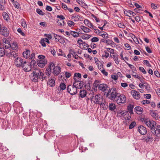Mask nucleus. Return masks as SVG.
Listing matches in <instances>:
<instances>
[{"label": "nucleus", "mask_w": 160, "mask_h": 160, "mask_svg": "<svg viewBox=\"0 0 160 160\" xmlns=\"http://www.w3.org/2000/svg\"><path fill=\"white\" fill-rule=\"evenodd\" d=\"M87 94V92L86 90H83L80 91V96L82 98H83L85 97Z\"/></svg>", "instance_id": "2f4dec72"}, {"label": "nucleus", "mask_w": 160, "mask_h": 160, "mask_svg": "<svg viewBox=\"0 0 160 160\" xmlns=\"http://www.w3.org/2000/svg\"><path fill=\"white\" fill-rule=\"evenodd\" d=\"M134 105H133L130 104L127 106V112H128L130 114H132L133 113V109L134 108Z\"/></svg>", "instance_id": "a211bd4d"}, {"label": "nucleus", "mask_w": 160, "mask_h": 160, "mask_svg": "<svg viewBox=\"0 0 160 160\" xmlns=\"http://www.w3.org/2000/svg\"><path fill=\"white\" fill-rule=\"evenodd\" d=\"M47 63V61L46 60H38L37 61V64L41 68L44 67Z\"/></svg>", "instance_id": "dca6fc26"}, {"label": "nucleus", "mask_w": 160, "mask_h": 160, "mask_svg": "<svg viewBox=\"0 0 160 160\" xmlns=\"http://www.w3.org/2000/svg\"><path fill=\"white\" fill-rule=\"evenodd\" d=\"M30 55V52L29 50H27L23 52V55L24 58H28L29 57Z\"/></svg>", "instance_id": "a878e982"}, {"label": "nucleus", "mask_w": 160, "mask_h": 160, "mask_svg": "<svg viewBox=\"0 0 160 160\" xmlns=\"http://www.w3.org/2000/svg\"><path fill=\"white\" fill-rule=\"evenodd\" d=\"M47 84L50 87H53L55 85V80L53 79L49 78L48 79V82H47Z\"/></svg>", "instance_id": "4be33fe9"}, {"label": "nucleus", "mask_w": 160, "mask_h": 160, "mask_svg": "<svg viewBox=\"0 0 160 160\" xmlns=\"http://www.w3.org/2000/svg\"><path fill=\"white\" fill-rule=\"evenodd\" d=\"M133 41L136 44H138L139 43V41L135 35H133V38H132Z\"/></svg>", "instance_id": "6e6d98bb"}, {"label": "nucleus", "mask_w": 160, "mask_h": 160, "mask_svg": "<svg viewBox=\"0 0 160 160\" xmlns=\"http://www.w3.org/2000/svg\"><path fill=\"white\" fill-rule=\"evenodd\" d=\"M40 43L43 47H46V45L43 39H41L40 41Z\"/></svg>", "instance_id": "69168bd1"}, {"label": "nucleus", "mask_w": 160, "mask_h": 160, "mask_svg": "<svg viewBox=\"0 0 160 160\" xmlns=\"http://www.w3.org/2000/svg\"><path fill=\"white\" fill-rule=\"evenodd\" d=\"M77 87H73L72 85H68L67 87V91L71 95L75 94L77 92Z\"/></svg>", "instance_id": "423d86ee"}, {"label": "nucleus", "mask_w": 160, "mask_h": 160, "mask_svg": "<svg viewBox=\"0 0 160 160\" xmlns=\"http://www.w3.org/2000/svg\"><path fill=\"white\" fill-rule=\"evenodd\" d=\"M18 53H16L15 52L12 51L11 52H8V51H6L5 55L10 58H12L13 57L14 58H17L18 56Z\"/></svg>", "instance_id": "f8f14e48"}, {"label": "nucleus", "mask_w": 160, "mask_h": 160, "mask_svg": "<svg viewBox=\"0 0 160 160\" xmlns=\"http://www.w3.org/2000/svg\"><path fill=\"white\" fill-rule=\"evenodd\" d=\"M52 68L53 69L52 72L55 76L58 75L61 71L60 68L57 66H55L54 63V66L53 67H52Z\"/></svg>", "instance_id": "9b49d317"}, {"label": "nucleus", "mask_w": 160, "mask_h": 160, "mask_svg": "<svg viewBox=\"0 0 160 160\" xmlns=\"http://www.w3.org/2000/svg\"><path fill=\"white\" fill-rule=\"evenodd\" d=\"M80 18V16L79 15L75 14L72 15L71 19L72 20L74 19V21L76 22L78 21Z\"/></svg>", "instance_id": "b1692460"}, {"label": "nucleus", "mask_w": 160, "mask_h": 160, "mask_svg": "<svg viewBox=\"0 0 160 160\" xmlns=\"http://www.w3.org/2000/svg\"><path fill=\"white\" fill-rule=\"evenodd\" d=\"M81 29L85 33L89 32L91 31L90 29L89 28L83 26H81Z\"/></svg>", "instance_id": "bb28decb"}, {"label": "nucleus", "mask_w": 160, "mask_h": 160, "mask_svg": "<svg viewBox=\"0 0 160 160\" xmlns=\"http://www.w3.org/2000/svg\"><path fill=\"white\" fill-rule=\"evenodd\" d=\"M143 109L140 106H137L134 108L135 111L138 114H140L142 112Z\"/></svg>", "instance_id": "393cba45"}, {"label": "nucleus", "mask_w": 160, "mask_h": 160, "mask_svg": "<svg viewBox=\"0 0 160 160\" xmlns=\"http://www.w3.org/2000/svg\"><path fill=\"white\" fill-rule=\"evenodd\" d=\"M33 72L31 74V79L33 82H37L38 81L39 78V73H40V70L38 69H36L33 70Z\"/></svg>", "instance_id": "20e7f679"}, {"label": "nucleus", "mask_w": 160, "mask_h": 160, "mask_svg": "<svg viewBox=\"0 0 160 160\" xmlns=\"http://www.w3.org/2000/svg\"><path fill=\"white\" fill-rule=\"evenodd\" d=\"M138 131L142 135H145L147 132L146 128L142 125L138 127Z\"/></svg>", "instance_id": "ddd939ff"}, {"label": "nucleus", "mask_w": 160, "mask_h": 160, "mask_svg": "<svg viewBox=\"0 0 160 160\" xmlns=\"http://www.w3.org/2000/svg\"><path fill=\"white\" fill-rule=\"evenodd\" d=\"M91 16L94 18L95 20L97 22H100V20H99V18H97V17H96V16H95L93 14H92Z\"/></svg>", "instance_id": "bf43d9fd"}, {"label": "nucleus", "mask_w": 160, "mask_h": 160, "mask_svg": "<svg viewBox=\"0 0 160 160\" xmlns=\"http://www.w3.org/2000/svg\"><path fill=\"white\" fill-rule=\"evenodd\" d=\"M98 41V38L96 37H94L91 39V41L92 42H97Z\"/></svg>", "instance_id": "e2e57ef3"}, {"label": "nucleus", "mask_w": 160, "mask_h": 160, "mask_svg": "<svg viewBox=\"0 0 160 160\" xmlns=\"http://www.w3.org/2000/svg\"><path fill=\"white\" fill-rule=\"evenodd\" d=\"M104 33L103 34H101L100 35L101 36L102 38H108V35L106 32H104Z\"/></svg>", "instance_id": "603ef678"}, {"label": "nucleus", "mask_w": 160, "mask_h": 160, "mask_svg": "<svg viewBox=\"0 0 160 160\" xmlns=\"http://www.w3.org/2000/svg\"><path fill=\"white\" fill-rule=\"evenodd\" d=\"M21 68H22L23 70L26 72L32 71L33 70L32 66H30L28 64H27V62L26 61V63L23 65Z\"/></svg>", "instance_id": "1a4fd4ad"}, {"label": "nucleus", "mask_w": 160, "mask_h": 160, "mask_svg": "<svg viewBox=\"0 0 160 160\" xmlns=\"http://www.w3.org/2000/svg\"><path fill=\"white\" fill-rule=\"evenodd\" d=\"M17 31L20 33L21 35H22V36H25L24 33L21 30V29L20 28H18L17 30Z\"/></svg>", "instance_id": "774afa93"}, {"label": "nucleus", "mask_w": 160, "mask_h": 160, "mask_svg": "<svg viewBox=\"0 0 160 160\" xmlns=\"http://www.w3.org/2000/svg\"><path fill=\"white\" fill-rule=\"evenodd\" d=\"M155 132H152L153 135L158 136V135L160 134V125L157 126L156 125L155 128Z\"/></svg>", "instance_id": "f3484780"}, {"label": "nucleus", "mask_w": 160, "mask_h": 160, "mask_svg": "<svg viewBox=\"0 0 160 160\" xmlns=\"http://www.w3.org/2000/svg\"><path fill=\"white\" fill-rule=\"evenodd\" d=\"M131 92L135 99H138L140 98V94L138 92L135 90H132Z\"/></svg>", "instance_id": "2eb2a0df"}, {"label": "nucleus", "mask_w": 160, "mask_h": 160, "mask_svg": "<svg viewBox=\"0 0 160 160\" xmlns=\"http://www.w3.org/2000/svg\"><path fill=\"white\" fill-rule=\"evenodd\" d=\"M81 74L79 73H75L74 74L73 79L74 81H76L77 82H80L79 80L78 79L79 78H81Z\"/></svg>", "instance_id": "6ab92c4d"}, {"label": "nucleus", "mask_w": 160, "mask_h": 160, "mask_svg": "<svg viewBox=\"0 0 160 160\" xmlns=\"http://www.w3.org/2000/svg\"><path fill=\"white\" fill-rule=\"evenodd\" d=\"M68 24L69 27H71L74 26L75 23L72 21H69L68 22Z\"/></svg>", "instance_id": "864d4df0"}, {"label": "nucleus", "mask_w": 160, "mask_h": 160, "mask_svg": "<svg viewBox=\"0 0 160 160\" xmlns=\"http://www.w3.org/2000/svg\"><path fill=\"white\" fill-rule=\"evenodd\" d=\"M109 88L108 85L104 83L100 84L98 86V89L100 90L103 92H105L106 91H108Z\"/></svg>", "instance_id": "9d476101"}, {"label": "nucleus", "mask_w": 160, "mask_h": 160, "mask_svg": "<svg viewBox=\"0 0 160 160\" xmlns=\"http://www.w3.org/2000/svg\"><path fill=\"white\" fill-rule=\"evenodd\" d=\"M143 63L144 64H146V65L148 66L149 67H151V65L150 64L149 61L147 60H144L143 61Z\"/></svg>", "instance_id": "052dcab7"}, {"label": "nucleus", "mask_w": 160, "mask_h": 160, "mask_svg": "<svg viewBox=\"0 0 160 160\" xmlns=\"http://www.w3.org/2000/svg\"><path fill=\"white\" fill-rule=\"evenodd\" d=\"M11 48L13 50H16L18 49V44L16 42H13L11 44Z\"/></svg>", "instance_id": "c756f323"}, {"label": "nucleus", "mask_w": 160, "mask_h": 160, "mask_svg": "<svg viewBox=\"0 0 160 160\" xmlns=\"http://www.w3.org/2000/svg\"><path fill=\"white\" fill-rule=\"evenodd\" d=\"M13 5L15 8H17L18 9H20L21 8L20 4L17 2H15Z\"/></svg>", "instance_id": "09e8293b"}, {"label": "nucleus", "mask_w": 160, "mask_h": 160, "mask_svg": "<svg viewBox=\"0 0 160 160\" xmlns=\"http://www.w3.org/2000/svg\"><path fill=\"white\" fill-rule=\"evenodd\" d=\"M131 12L132 11L130 10H125L124 12V14L128 17H130V15H131Z\"/></svg>", "instance_id": "4c0bfd02"}, {"label": "nucleus", "mask_w": 160, "mask_h": 160, "mask_svg": "<svg viewBox=\"0 0 160 160\" xmlns=\"http://www.w3.org/2000/svg\"><path fill=\"white\" fill-rule=\"evenodd\" d=\"M29 65L32 66V68L33 70H35L37 69V66L36 64V62L35 60H32L30 63Z\"/></svg>", "instance_id": "412c9836"}, {"label": "nucleus", "mask_w": 160, "mask_h": 160, "mask_svg": "<svg viewBox=\"0 0 160 160\" xmlns=\"http://www.w3.org/2000/svg\"><path fill=\"white\" fill-rule=\"evenodd\" d=\"M70 33L75 38L78 37L79 36V33L75 31H71Z\"/></svg>", "instance_id": "f704fd0d"}, {"label": "nucleus", "mask_w": 160, "mask_h": 160, "mask_svg": "<svg viewBox=\"0 0 160 160\" xmlns=\"http://www.w3.org/2000/svg\"><path fill=\"white\" fill-rule=\"evenodd\" d=\"M118 26L122 28H124L125 27V25L123 22H120L118 24Z\"/></svg>", "instance_id": "3c124183"}, {"label": "nucleus", "mask_w": 160, "mask_h": 160, "mask_svg": "<svg viewBox=\"0 0 160 160\" xmlns=\"http://www.w3.org/2000/svg\"><path fill=\"white\" fill-rule=\"evenodd\" d=\"M124 114V118L126 120H130L131 117V115L128 112H125L124 113H123Z\"/></svg>", "instance_id": "aec40b11"}, {"label": "nucleus", "mask_w": 160, "mask_h": 160, "mask_svg": "<svg viewBox=\"0 0 160 160\" xmlns=\"http://www.w3.org/2000/svg\"><path fill=\"white\" fill-rule=\"evenodd\" d=\"M109 108L111 111H114L116 109V105L114 103H111L109 104Z\"/></svg>", "instance_id": "c85d7f7f"}, {"label": "nucleus", "mask_w": 160, "mask_h": 160, "mask_svg": "<svg viewBox=\"0 0 160 160\" xmlns=\"http://www.w3.org/2000/svg\"><path fill=\"white\" fill-rule=\"evenodd\" d=\"M113 58L115 62V63L117 64H118L119 63V61L118 60V58L117 55H113Z\"/></svg>", "instance_id": "c9c22d12"}, {"label": "nucleus", "mask_w": 160, "mask_h": 160, "mask_svg": "<svg viewBox=\"0 0 160 160\" xmlns=\"http://www.w3.org/2000/svg\"><path fill=\"white\" fill-rule=\"evenodd\" d=\"M107 51L111 53H114V50L110 48H107Z\"/></svg>", "instance_id": "680f3d73"}, {"label": "nucleus", "mask_w": 160, "mask_h": 160, "mask_svg": "<svg viewBox=\"0 0 160 160\" xmlns=\"http://www.w3.org/2000/svg\"><path fill=\"white\" fill-rule=\"evenodd\" d=\"M38 58L39 59H40L39 60H46L45 59V56L43 55H39Z\"/></svg>", "instance_id": "338daca9"}, {"label": "nucleus", "mask_w": 160, "mask_h": 160, "mask_svg": "<svg viewBox=\"0 0 160 160\" xmlns=\"http://www.w3.org/2000/svg\"><path fill=\"white\" fill-rule=\"evenodd\" d=\"M54 37L55 38L56 41H59L61 39V37L56 34H54Z\"/></svg>", "instance_id": "58836bf2"}, {"label": "nucleus", "mask_w": 160, "mask_h": 160, "mask_svg": "<svg viewBox=\"0 0 160 160\" xmlns=\"http://www.w3.org/2000/svg\"><path fill=\"white\" fill-rule=\"evenodd\" d=\"M141 103L143 105L148 104L150 103V102L148 100H143L141 102Z\"/></svg>", "instance_id": "4d7b16f0"}, {"label": "nucleus", "mask_w": 160, "mask_h": 160, "mask_svg": "<svg viewBox=\"0 0 160 160\" xmlns=\"http://www.w3.org/2000/svg\"><path fill=\"white\" fill-rule=\"evenodd\" d=\"M54 66V63L51 62L48 68L46 69L45 72V74L46 75L48 76H49L51 75V73L52 67H53Z\"/></svg>", "instance_id": "4468645a"}, {"label": "nucleus", "mask_w": 160, "mask_h": 160, "mask_svg": "<svg viewBox=\"0 0 160 160\" xmlns=\"http://www.w3.org/2000/svg\"><path fill=\"white\" fill-rule=\"evenodd\" d=\"M22 108L21 107H18V108H17L16 109V111L17 113H20L22 112Z\"/></svg>", "instance_id": "49530a36"}, {"label": "nucleus", "mask_w": 160, "mask_h": 160, "mask_svg": "<svg viewBox=\"0 0 160 160\" xmlns=\"http://www.w3.org/2000/svg\"><path fill=\"white\" fill-rule=\"evenodd\" d=\"M139 70L141 71L143 74H146L147 73L146 71L145 70L144 68L142 67H140L139 68Z\"/></svg>", "instance_id": "5fc2aeb1"}, {"label": "nucleus", "mask_w": 160, "mask_h": 160, "mask_svg": "<svg viewBox=\"0 0 160 160\" xmlns=\"http://www.w3.org/2000/svg\"><path fill=\"white\" fill-rule=\"evenodd\" d=\"M57 22L59 26H62L65 24L64 21L63 20H58Z\"/></svg>", "instance_id": "ea45409f"}, {"label": "nucleus", "mask_w": 160, "mask_h": 160, "mask_svg": "<svg viewBox=\"0 0 160 160\" xmlns=\"http://www.w3.org/2000/svg\"><path fill=\"white\" fill-rule=\"evenodd\" d=\"M118 94L117 93L116 89L115 88H109L106 94V97L111 100H114Z\"/></svg>", "instance_id": "f03ea898"}, {"label": "nucleus", "mask_w": 160, "mask_h": 160, "mask_svg": "<svg viewBox=\"0 0 160 160\" xmlns=\"http://www.w3.org/2000/svg\"><path fill=\"white\" fill-rule=\"evenodd\" d=\"M84 24L88 27L90 28L92 24L88 20L86 19L84 20Z\"/></svg>", "instance_id": "7c9ffc66"}, {"label": "nucleus", "mask_w": 160, "mask_h": 160, "mask_svg": "<svg viewBox=\"0 0 160 160\" xmlns=\"http://www.w3.org/2000/svg\"><path fill=\"white\" fill-rule=\"evenodd\" d=\"M92 97H94L93 101L96 104H99L101 102L103 101V97L99 94L96 95L95 96L93 95Z\"/></svg>", "instance_id": "0eeeda50"}, {"label": "nucleus", "mask_w": 160, "mask_h": 160, "mask_svg": "<svg viewBox=\"0 0 160 160\" xmlns=\"http://www.w3.org/2000/svg\"><path fill=\"white\" fill-rule=\"evenodd\" d=\"M14 61L15 66L18 68H21L26 63V61L18 56L14 59Z\"/></svg>", "instance_id": "7ed1b4c3"}, {"label": "nucleus", "mask_w": 160, "mask_h": 160, "mask_svg": "<svg viewBox=\"0 0 160 160\" xmlns=\"http://www.w3.org/2000/svg\"><path fill=\"white\" fill-rule=\"evenodd\" d=\"M116 102L117 104L121 105L125 103L126 101V98L123 94H121L119 96H117L116 97Z\"/></svg>", "instance_id": "39448f33"}, {"label": "nucleus", "mask_w": 160, "mask_h": 160, "mask_svg": "<svg viewBox=\"0 0 160 160\" xmlns=\"http://www.w3.org/2000/svg\"><path fill=\"white\" fill-rule=\"evenodd\" d=\"M151 114L152 117L155 118L156 119L158 118V114L155 113L154 111L151 112Z\"/></svg>", "instance_id": "a19ab883"}, {"label": "nucleus", "mask_w": 160, "mask_h": 160, "mask_svg": "<svg viewBox=\"0 0 160 160\" xmlns=\"http://www.w3.org/2000/svg\"><path fill=\"white\" fill-rule=\"evenodd\" d=\"M136 123L135 122H132L130 125L129 128L130 129L132 128L135 126Z\"/></svg>", "instance_id": "13d9d810"}, {"label": "nucleus", "mask_w": 160, "mask_h": 160, "mask_svg": "<svg viewBox=\"0 0 160 160\" xmlns=\"http://www.w3.org/2000/svg\"><path fill=\"white\" fill-rule=\"evenodd\" d=\"M5 107L6 108H7V110H5V112H9L10 110H11V106L10 105H6Z\"/></svg>", "instance_id": "8fccbe9b"}, {"label": "nucleus", "mask_w": 160, "mask_h": 160, "mask_svg": "<svg viewBox=\"0 0 160 160\" xmlns=\"http://www.w3.org/2000/svg\"><path fill=\"white\" fill-rule=\"evenodd\" d=\"M153 134L152 132H149L147 134V138H146L145 141L147 142H148L149 141H151L152 140L153 138H152V136Z\"/></svg>", "instance_id": "5701e85b"}, {"label": "nucleus", "mask_w": 160, "mask_h": 160, "mask_svg": "<svg viewBox=\"0 0 160 160\" xmlns=\"http://www.w3.org/2000/svg\"><path fill=\"white\" fill-rule=\"evenodd\" d=\"M100 106L102 107L103 109H106L107 108V107L105 105V101L103 100V101L99 103Z\"/></svg>", "instance_id": "473e14b6"}, {"label": "nucleus", "mask_w": 160, "mask_h": 160, "mask_svg": "<svg viewBox=\"0 0 160 160\" xmlns=\"http://www.w3.org/2000/svg\"><path fill=\"white\" fill-rule=\"evenodd\" d=\"M59 87L62 90H64L66 88V85L65 83H62L60 84Z\"/></svg>", "instance_id": "37998d69"}, {"label": "nucleus", "mask_w": 160, "mask_h": 160, "mask_svg": "<svg viewBox=\"0 0 160 160\" xmlns=\"http://www.w3.org/2000/svg\"><path fill=\"white\" fill-rule=\"evenodd\" d=\"M70 53L72 54L73 56V57L75 59H78V58L79 57L78 55L76 53V52L73 51L72 50H71L69 51Z\"/></svg>", "instance_id": "72a5a7b5"}, {"label": "nucleus", "mask_w": 160, "mask_h": 160, "mask_svg": "<svg viewBox=\"0 0 160 160\" xmlns=\"http://www.w3.org/2000/svg\"><path fill=\"white\" fill-rule=\"evenodd\" d=\"M141 121L144 122L146 125L151 129V132H155V128L156 126L157 123L152 120H150L148 118H142Z\"/></svg>", "instance_id": "f257e3e1"}, {"label": "nucleus", "mask_w": 160, "mask_h": 160, "mask_svg": "<svg viewBox=\"0 0 160 160\" xmlns=\"http://www.w3.org/2000/svg\"><path fill=\"white\" fill-rule=\"evenodd\" d=\"M39 78H41L42 79V81L45 79L47 78L46 76H45L44 74L41 72L40 70V73H39Z\"/></svg>", "instance_id": "e433bc0d"}, {"label": "nucleus", "mask_w": 160, "mask_h": 160, "mask_svg": "<svg viewBox=\"0 0 160 160\" xmlns=\"http://www.w3.org/2000/svg\"><path fill=\"white\" fill-rule=\"evenodd\" d=\"M22 26L24 28H26L27 27V25L26 23V22L24 19H23L22 20V22H21Z\"/></svg>", "instance_id": "a18cd8bd"}, {"label": "nucleus", "mask_w": 160, "mask_h": 160, "mask_svg": "<svg viewBox=\"0 0 160 160\" xmlns=\"http://www.w3.org/2000/svg\"><path fill=\"white\" fill-rule=\"evenodd\" d=\"M99 82V80H95L93 84V87H94L95 88H97L98 87V86L99 85L98 84V83Z\"/></svg>", "instance_id": "79ce46f5"}, {"label": "nucleus", "mask_w": 160, "mask_h": 160, "mask_svg": "<svg viewBox=\"0 0 160 160\" xmlns=\"http://www.w3.org/2000/svg\"><path fill=\"white\" fill-rule=\"evenodd\" d=\"M36 12L39 14L43 16L44 15V13L39 8H37L36 10Z\"/></svg>", "instance_id": "c03bdc74"}, {"label": "nucleus", "mask_w": 160, "mask_h": 160, "mask_svg": "<svg viewBox=\"0 0 160 160\" xmlns=\"http://www.w3.org/2000/svg\"><path fill=\"white\" fill-rule=\"evenodd\" d=\"M2 15L4 19L7 21H8L10 19V18L9 17L8 14L5 12H2Z\"/></svg>", "instance_id": "cd10ccee"}, {"label": "nucleus", "mask_w": 160, "mask_h": 160, "mask_svg": "<svg viewBox=\"0 0 160 160\" xmlns=\"http://www.w3.org/2000/svg\"><path fill=\"white\" fill-rule=\"evenodd\" d=\"M133 4L136 7L137 9H142V6L139 5L136 2H133Z\"/></svg>", "instance_id": "0e129e2a"}, {"label": "nucleus", "mask_w": 160, "mask_h": 160, "mask_svg": "<svg viewBox=\"0 0 160 160\" xmlns=\"http://www.w3.org/2000/svg\"><path fill=\"white\" fill-rule=\"evenodd\" d=\"M91 36V35H89L87 34H85L82 37V38L83 39H88Z\"/></svg>", "instance_id": "de8ad7c7"}, {"label": "nucleus", "mask_w": 160, "mask_h": 160, "mask_svg": "<svg viewBox=\"0 0 160 160\" xmlns=\"http://www.w3.org/2000/svg\"><path fill=\"white\" fill-rule=\"evenodd\" d=\"M9 33L8 29L4 26L0 31V34L4 37H7L9 36Z\"/></svg>", "instance_id": "6e6552de"}]
</instances>
